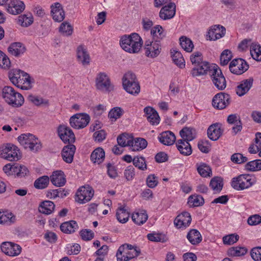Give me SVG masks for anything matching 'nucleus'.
Instances as JSON below:
<instances>
[{
    "label": "nucleus",
    "mask_w": 261,
    "mask_h": 261,
    "mask_svg": "<svg viewBox=\"0 0 261 261\" xmlns=\"http://www.w3.org/2000/svg\"><path fill=\"white\" fill-rule=\"evenodd\" d=\"M143 44L141 37L137 33L125 35L121 37L120 45L126 52L132 54L138 53Z\"/></svg>",
    "instance_id": "nucleus-1"
},
{
    "label": "nucleus",
    "mask_w": 261,
    "mask_h": 261,
    "mask_svg": "<svg viewBox=\"0 0 261 261\" xmlns=\"http://www.w3.org/2000/svg\"><path fill=\"white\" fill-rule=\"evenodd\" d=\"M2 96L7 103L14 108L21 107L24 102L23 96L10 86H5L3 88Z\"/></svg>",
    "instance_id": "nucleus-2"
},
{
    "label": "nucleus",
    "mask_w": 261,
    "mask_h": 261,
    "mask_svg": "<svg viewBox=\"0 0 261 261\" xmlns=\"http://www.w3.org/2000/svg\"><path fill=\"white\" fill-rule=\"evenodd\" d=\"M123 89L129 94L137 95L140 92V86L136 75L132 72H127L123 76Z\"/></svg>",
    "instance_id": "nucleus-3"
},
{
    "label": "nucleus",
    "mask_w": 261,
    "mask_h": 261,
    "mask_svg": "<svg viewBox=\"0 0 261 261\" xmlns=\"http://www.w3.org/2000/svg\"><path fill=\"white\" fill-rule=\"evenodd\" d=\"M18 141L24 148L34 152L38 151L42 147L40 141L31 134H21L18 137Z\"/></svg>",
    "instance_id": "nucleus-4"
},
{
    "label": "nucleus",
    "mask_w": 261,
    "mask_h": 261,
    "mask_svg": "<svg viewBox=\"0 0 261 261\" xmlns=\"http://www.w3.org/2000/svg\"><path fill=\"white\" fill-rule=\"evenodd\" d=\"M0 156L9 161H17L20 159L18 147L11 144H7L0 147Z\"/></svg>",
    "instance_id": "nucleus-5"
},
{
    "label": "nucleus",
    "mask_w": 261,
    "mask_h": 261,
    "mask_svg": "<svg viewBox=\"0 0 261 261\" xmlns=\"http://www.w3.org/2000/svg\"><path fill=\"white\" fill-rule=\"evenodd\" d=\"M214 68L211 70V75L212 82L215 86L219 90H223L226 87V81L221 70L216 65H214Z\"/></svg>",
    "instance_id": "nucleus-6"
},
{
    "label": "nucleus",
    "mask_w": 261,
    "mask_h": 261,
    "mask_svg": "<svg viewBox=\"0 0 261 261\" xmlns=\"http://www.w3.org/2000/svg\"><path fill=\"white\" fill-rule=\"evenodd\" d=\"M94 193L93 188L89 185L82 186L76 192L75 201L80 204L86 203L91 200Z\"/></svg>",
    "instance_id": "nucleus-7"
},
{
    "label": "nucleus",
    "mask_w": 261,
    "mask_h": 261,
    "mask_svg": "<svg viewBox=\"0 0 261 261\" xmlns=\"http://www.w3.org/2000/svg\"><path fill=\"white\" fill-rule=\"evenodd\" d=\"M95 86L97 89L101 91L110 92L113 89L110 79L105 72H99L95 79Z\"/></svg>",
    "instance_id": "nucleus-8"
},
{
    "label": "nucleus",
    "mask_w": 261,
    "mask_h": 261,
    "mask_svg": "<svg viewBox=\"0 0 261 261\" xmlns=\"http://www.w3.org/2000/svg\"><path fill=\"white\" fill-rule=\"evenodd\" d=\"M90 116L86 113H78L71 116L69 119L71 126L75 129L85 127L89 123Z\"/></svg>",
    "instance_id": "nucleus-9"
},
{
    "label": "nucleus",
    "mask_w": 261,
    "mask_h": 261,
    "mask_svg": "<svg viewBox=\"0 0 261 261\" xmlns=\"http://www.w3.org/2000/svg\"><path fill=\"white\" fill-rule=\"evenodd\" d=\"M145 55L147 57L154 58L158 57L162 49L160 42L154 40H147L145 43Z\"/></svg>",
    "instance_id": "nucleus-10"
},
{
    "label": "nucleus",
    "mask_w": 261,
    "mask_h": 261,
    "mask_svg": "<svg viewBox=\"0 0 261 261\" xmlns=\"http://www.w3.org/2000/svg\"><path fill=\"white\" fill-rule=\"evenodd\" d=\"M249 65L244 60L239 58L233 60L229 64V70L231 73L240 75L246 72Z\"/></svg>",
    "instance_id": "nucleus-11"
},
{
    "label": "nucleus",
    "mask_w": 261,
    "mask_h": 261,
    "mask_svg": "<svg viewBox=\"0 0 261 261\" xmlns=\"http://www.w3.org/2000/svg\"><path fill=\"white\" fill-rule=\"evenodd\" d=\"M230 96L225 93L217 94L213 98V106L219 110L225 108L230 103Z\"/></svg>",
    "instance_id": "nucleus-12"
},
{
    "label": "nucleus",
    "mask_w": 261,
    "mask_h": 261,
    "mask_svg": "<svg viewBox=\"0 0 261 261\" xmlns=\"http://www.w3.org/2000/svg\"><path fill=\"white\" fill-rule=\"evenodd\" d=\"M58 133L60 139L65 143L69 144L75 141L74 134L69 127L65 125H60L58 128Z\"/></svg>",
    "instance_id": "nucleus-13"
},
{
    "label": "nucleus",
    "mask_w": 261,
    "mask_h": 261,
    "mask_svg": "<svg viewBox=\"0 0 261 261\" xmlns=\"http://www.w3.org/2000/svg\"><path fill=\"white\" fill-rule=\"evenodd\" d=\"M1 248L3 252L10 256H18L21 252L20 246L10 242H3Z\"/></svg>",
    "instance_id": "nucleus-14"
},
{
    "label": "nucleus",
    "mask_w": 261,
    "mask_h": 261,
    "mask_svg": "<svg viewBox=\"0 0 261 261\" xmlns=\"http://www.w3.org/2000/svg\"><path fill=\"white\" fill-rule=\"evenodd\" d=\"M214 65H210V63L206 61L194 66V67L191 70V74L193 77L204 75L209 72L211 73V70L214 67Z\"/></svg>",
    "instance_id": "nucleus-15"
},
{
    "label": "nucleus",
    "mask_w": 261,
    "mask_h": 261,
    "mask_svg": "<svg viewBox=\"0 0 261 261\" xmlns=\"http://www.w3.org/2000/svg\"><path fill=\"white\" fill-rule=\"evenodd\" d=\"M176 6L174 3H169L163 6L159 12L160 18L164 20L172 18L175 15Z\"/></svg>",
    "instance_id": "nucleus-16"
},
{
    "label": "nucleus",
    "mask_w": 261,
    "mask_h": 261,
    "mask_svg": "<svg viewBox=\"0 0 261 261\" xmlns=\"http://www.w3.org/2000/svg\"><path fill=\"white\" fill-rule=\"evenodd\" d=\"M76 59L79 63L83 66L89 65L90 57L87 48L84 45H80L76 48Z\"/></svg>",
    "instance_id": "nucleus-17"
},
{
    "label": "nucleus",
    "mask_w": 261,
    "mask_h": 261,
    "mask_svg": "<svg viewBox=\"0 0 261 261\" xmlns=\"http://www.w3.org/2000/svg\"><path fill=\"white\" fill-rule=\"evenodd\" d=\"M225 28L220 25H215L208 30L206 37L211 41H215L223 37L225 34Z\"/></svg>",
    "instance_id": "nucleus-18"
},
{
    "label": "nucleus",
    "mask_w": 261,
    "mask_h": 261,
    "mask_svg": "<svg viewBox=\"0 0 261 261\" xmlns=\"http://www.w3.org/2000/svg\"><path fill=\"white\" fill-rule=\"evenodd\" d=\"M192 218L190 213L184 212L178 215L174 221V224L178 228H186L191 224Z\"/></svg>",
    "instance_id": "nucleus-19"
},
{
    "label": "nucleus",
    "mask_w": 261,
    "mask_h": 261,
    "mask_svg": "<svg viewBox=\"0 0 261 261\" xmlns=\"http://www.w3.org/2000/svg\"><path fill=\"white\" fill-rule=\"evenodd\" d=\"M24 9V4L23 2L19 0H12L6 6L7 12L12 15L20 14Z\"/></svg>",
    "instance_id": "nucleus-20"
},
{
    "label": "nucleus",
    "mask_w": 261,
    "mask_h": 261,
    "mask_svg": "<svg viewBox=\"0 0 261 261\" xmlns=\"http://www.w3.org/2000/svg\"><path fill=\"white\" fill-rule=\"evenodd\" d=\"M253 82V79L252 77L240 82L236 89L237 94L239 96H242L246 94L252 87Z\"/></svg>",
    "instance_id": "nucleus-21"
},
{
    "label": "nucleus",
    "mask_w": 261,
    "mask_h": 261,
    "mask_svg": "<svg viewBox=\"0 0 261 261\" xmlns=\"http://www.w3.org/2000/svg\"><path fill=\"white\" fill-rule=\"evenodd\" d=\"M223 130L220 123L212 124L207 129V136L213 141L217 140L222 135Z\"/></svg>",
    "instance_id": "nucleus-22"
},
{
    "label": "nucleus",
    "mask_w": 261,
    "mask_h": 261,
    "mask_svg": "<svg viewBox=\"0 0 261 261\" xmlns=\"http://www.w3.org/2000/svg\"><path fill=\"white\" fill-rule=\"evenodd\" d=\"M51 13L53 19L57 22H61L65 18V12L62 5L56 3L51 6Z\"/></svg>",
    "instance_id": "nucleus-23"
},
{
    "label": "nucleus",
    "mask_w": 261,
    "mask_h": 261,
    "mask_svg": "<svg viewBox=\"0 0 261 261\" xmlns=\"http://www.w3.org/2000/svg\"><path fill=\"white\" fill-rule=\"evenodd\" d=\"M144 112L147 120L152 125L158 124L160 117L157 111L151 107H146L144 109Z\"/></svg>",
    "instance_id": "nucleus-24"
},
{
    "label": "nucleus",
    "mask_w": 261,
    "mask_h": 261,
    "mask_svg": "<svg viewBox=\"0 0 261 261\" xmlns=\"http://www.w3.org/2000/svg\"><path fill=\"white\" fill-rule=\"evenodd\" d=\"M75 146L71 144L64 146L62 151L63 160L67 163H71L73 161L75 151Z\"/></svg>",
    "instance_id": "nucleus-25"
},
{
    "label": "nucleus",
    "mask_w": 261,
    "mask_h": 261,
    "mask_svg": "<svg viewBox=\"0 0 261 261\" xmlns=\"http://www.w3.org/2000/svg\"><path fill=\"white\" fill-rule=\"evenodd\" d=\"M51 183L56 187H62L66 183V178L63 171L61 170L53 172L50 176Z\"/></svg>",
    "instance_id": "nucleus-26"
},
{
    "label": "nucleus",
    "mask_w": 261,
    "mask_h": 261,
    "mask_svg": "<svg viewBox=\"0 0 261 261\" xmlns=\"http://www.w3.org/2000/svg\"><path fill=\"white\" fill-rule=\"evenodd\" d=\"M176 145L179 152L184 155H190L192 152L189 142L186 140H178L176 143Z\"/></svg>",
    "instance_id": "nucleus-27"
},
{
    "label": "nucleus",
    "mask_w": 261,
    "mask_h": 261,
    "mask_svg": "<svg viewBox=\"0 0 261 261\" xmlns=\"http://www.w3.org/2000/svg\"><path fill=\"white\" fill-rule=\"evenodd\" d=\"M22 70L20 69H14L9 73V78L12 84L18 88L22 85Z\"/></svg>",
    "instance_id": "nucleus-28"
},
{
    "label": "nucleus",
    "mask_w": 261,
    "mask_h": 261,
    "mask_svg": "<svg viewBox=\"0 0 261 261\" xmlns=\"http://www.w3.org/2000/svg\"><path fill=\"white\" fill-rule=\"evenodd\" d=\"M158 139L161 143L165 145H172L176 140L174 134L170 131L163 132L159 135Z\"/></svg>",
    "instance_id": "nucleus-29"
},
{
    "label": "nucleus",
    "mask_w": 261,
    "mask_h": 261,
    "mask_svg": "<svg viewBox=\"0 0 261 261\" xmlns=\"http://www.w3.org/2000/svg\"><path fill=\"white\" fill-rule=\"evenodd\" d=\"M8 49L12 55L15 57H18L25 51V46L20 42L12 43Z\"/></svg>",
    "instance_id": "nucleus-30"
},
{
    "label": "nucleus",
    "mask_w": 261,
    "mask_h": 261,
    "mask_svg": "<svg viewBox=\"0 0 261 261\" xmlns=\"http://www.w3.org/2000/svg\"><path fill=\"white\" fill-rule=\"evenodd\" d=\"M147 141L141 138H137L132 139L130 144V149L134 151L142 150L146 147Z\"/></svg>",
    "instance_id": "nucleus-31"
},
{
    "label": "nucleus",
    "mask_w": 261,
    "mask_h": 261,
    "mask_svg": "<svg viewBox=\"0 0 261 261\" xmlns=\"http://www.w3.org/2000/svg\"><path fill=\"white\" fill-rule=\"evenodd\" d=\"M105 152L100 147L96 148L91 154V160L94 163L100 164L104 161Z\"/></svg>",
    "instance_id": "nucleus-32"
},
{
    "label": "nucleus",
    "mask_w": 261,
    "mask_h": 261,
    "mask_svg": "<svg viewBox=\"0 0 261 261\" xmlns=\"http://www.w3.org/2000/svg\"><path fill=\"white\" fill-rule=\"evenodd\" d=\"M78 225L76 221L71 220L63 223L60 226L61 230L66 233H71L77 229Z\"/></svg>",
    "instance_id": "nucleus-33"
},
{
    "label": "nucleus",
    "mask_w": 261,
    "mask_h": 261,
    "mask_svg": "<svg viewBox=\"0 0 261 261\" xmlns=\"http://www.w3.org/2000/svg\"><path fill=\"white\" fill-rule=\"evenodd\" d=\"M55 205L51 201L46 200L42 202L39 207L40 213L46 215L51 214L55 210Z\"/></svg>",
    "instance_id": "nucleus-34"
},
{
    "label": "nucleus",
    "mask_w": 261,
    "mask_h": 261,
    "mask_svg": "<svg viewBox=\"0 0 261 261\" xmlns=\"http://www.w3.org/2000/svg\"><path fill=\"white\" fill-rule=\"evenodd\" d=\"M181 140L191 141L195 138V130L191 127H185L179 132Z\"/></svg>",
    "instance_id": "nucleus-35"
},
{
    "label": "nucleus",
    "mask_w": 261,
    "mask_h": 261,
    "mask_svg": "<svg viewBox=\"0 0 261 261\" xmlns=\"http://www.w3.org/2000/svg\"><path fill=\"white\" fill-rule=\"evenodd\" d=\"M256 182L254 176L250 174H242V190L248 189Z\"/></svg>",
    "instance_id": "nucleus-36"
},
{
    "label": "nucleus",
    "mask_w": 261,
    "mask_h": 261,
    "mask_svg": "<svg viewBox=\"0 0 261 261\" xmlns=\"http://www.w3.org/2000/svg\"><path fill=\"white\" fill-rule=\"evenodd\" d=\"M187 238L192 245H197L202 241L200 233L197 229H191L187 234Z\"/></svg>",
    "instance_id": "nucleus-37"
},
{
    "label": "nucleus",
    "mask_w": 261,
    "mask_h": 261,
    "mask_svg": "<svg viewBox=\"0 0 261 261\" xmlns=\"http://www.w3.org/2000/svg\"><path fill=\"white\" fill-rule=\"evenodd\" d=\"M150 34L153 40L160 42L165 37L164 29L160 25H156L151 29Z\"/></svg>",
    "instance_id": "nucleus-38"
},
{
    "label": "nucleus",
    "mask_w": 261,
    "mask_h": 261,
    "mask_svg": "<svg viewBox=\"0 0 261 261\" xmlns=\"http://www.w3.org/2000/svg\"><path fill=\"white\" fill-rule=\"evenodd\" d=\"M15 221V216L12 213L7 212H0V224L9 225Z\"/></svg>",
    "instance_id": "nucleus-39"
},
{
    "label": "nucleus",
    "mask_w": 261,
    "mask_h": 261,
    "mask_svg": "<svg viewBox=\"0 0 261 261\" xmlns=\"http://www.w3.org/2000/svg\"><path fill=\"white\" fill-rule=\"evenodd\" d=\"M171 53L173 62L180 68H185V61L181 53L175 50H173Z\"/></svg>",
    "instance_id": "nucleus-40"
},
{
    "label": "nucleus",
    "mask_w": 261,
    "mask_h": 261,
    "mask_svg": "<svg viewBox=\"0 0 261 261\" xmlns=\"http://www.w3.org/2000/svg\"><path fill=\"white\" fill-rule=\"evenodd\" d=\"M223 186V179L220 177H214L210 181V187L215 193H219L222 190Z\"/></svg>",
    "instance_id": "nucleus-41"
},
{
    "label": "nucleus",
    "mask_w": 261,
    "mask_h": 261,
    "mask_svg": "<svg viewBox=\"0 0 261 261\" xmlns=\"http://www.w3.org/2000/svg\"><path fill=\"white\" fill-rule=\"evenodd\" d=\"M127 248V253L126 258L128 259V261L134 258L137 257L140 254V249L136 246H133L129 244H125Z\"/></svg>",
    "instance_id": "nucleus-42"
},
{
    "label": "nucleus",
    "mask_w": 261,
    "mask_h": 261,
    "mask_svg": "<svg viewBox=\"0 0 261 261\" xmlns=\"http://www.w3.org/2000/svg\"><path fill=\"white\" fill-rule=\"evenodd\" d=\"M132 218L137 224L141 225L144 223L148 219V216L145 211L137 212L133 214Z\"/></svg>",
    "instance_id": "nucleus-43"
},
{
    "label": "nucleus",
    "mask_w": 261,
    "mask_h": 261,
    "mask_svg": "<svg viewBox=\"0 0 261 261\" xmlns=\"http://www.w3.org/2000/svg\"><path fill=\"white\" fill-rule=\"evenodd\" d=\"M49 182L48 176L44 175L36 179L34 183V186L37 189H43L47 187Z\"/></svg>",
    "instance_id": "nucleus-44"
},
{
    "label": "nucleus",
    "mask_w": 261,
    "mask_h": 261,
    "mask_svg": "<svg viewBox=\"0 0 261 261\" xmlns=\"http://www.w3.org/2000/svg\"><path fill=\"white\" fill-rule=\"evenodd\" d=\"M204 202L203 198L200 195H191L188 198V203L190 207L202 205Z\"/></svg>",
    "instance_id": "nucleus-45"
},
{
    "label": "nucleus",
    "mask_w": 261,
    "mask_h": 261,
    "mask_svg": "<svg viewBox=\"0 0 261 261\" xmlns=\"http://www.w3.org/2000/svg\"><path fill=\"white\" fill-rule=\"evenodd\" d=\"M179 41L180 46L185 51L191 53L193 50L194 45L191 39L186 36H181Z\"/></svg>",
    "instance_id": "nucleus-46"
},
{
    "label": "nucleus",
    "mask_w": 261,
    "mask_h": 261,
    "mask_svg": "<svg viewBox=\"0 0 261 261\" xmlns=\"http://www.w3.org/2000/svg\"><path fill=\"white\" fill-rule=\"evenodd\" d=\"M250 54L253 59L257 61H261V46L252 43L250 46Z\"/></svg>",
    "instance_id": "nucleus-47"
},
{
    "label": "nucleus",
    "mask_w": 261,
    "mask_h": 261,
    "mask_svg": "<svg viewBox=\"0 0 261 261\" xmlns=\"http://www.w3.org/2000/svg\"><path fill=\"white\" fill-rule=\"evenodd\" d=\"M248 171L254 172L261 170V160L257 159L248 162L245 166Z\"/></svg>",
    "instance_id": "nucleus-48"
},
{
    "label": "nucleus",
    "mask_w": 261,
    "mask_h": 261,
    "mask_svg": "<svg viewBox=\"0 0 261 261\" xmlns=\"http://www.w3.org/2000/svg\"><path fill=\"white\" fill-rule=\"evenodd\" d=\"M247 250L245 247H232L227 251L228 255L230 256H240L246 253Z\"/></svg>",
    "instance_id": "nucleus-49"
},
{
    "label": "nucleus",
    "mask_w": 261,
    "mask_h": 261,
    "mask_svg": "<svg viewBox=\"0 0 261 261\" xmlns=\"http://www.w3.org/2000/svg\"><path fill=\"white\" fill-rule=\"evenodd\" d=\"M18 22L22 27H28L33 22V17L31 13L21 15L18 17Z\"/></svg>",
    "instance_id": "nucleus-50"
},
{
    "label": "nucleus",
    "mask_w": 261,
    "mask_h": 261,
    "mask_svg": "<svg viewBox=\"0 0 261 261\" xmlns=\"http://www.w3.org/2000/svg\"><path fill=\"white\" fill-rule=\"evenodd\" d=\"M116 217L119 222L126 223L129 218V213L124 207L119 208L116 212Z\"/></svg>",
    "instance_id": "nucleus-51"
},
{
    "label": "nucleus",
    "mask_w": 261,
    "mask_h": 261,
    "mask_svg": "<svg viewBox=\"0 0 261 261\" xmlns=\"http://www.w3.org/2000/svg\"><path fill=\"white\" fill-rule=\"evenodd\" d=\"M199 174L203 177H210L212 175L211 168L206 164L203 163L197 167Z\"/></svg>",
    "instance_id": "nucleus-52"
},
{
    "label": "nucleus",
    "mask_w": 261,
    "mask_h": 261,
    "mask_svg": "<svg viewBox=\"0 0 261 261\" xmlns=\"http://www.w3.org/2000/svg\"><path fill=\"white\" fill-rule=\"evenodd\" d=\"M133 165L139 169L144 171L147 169L145 159L143 156H135L133 160Z\"/></svg>",
    "instance_id": "nucleus-53"
},
{
    "label": "nucleus",
    "mask_w": 261,
    "mask_h": 261,
    "mask_svg": "<svg viewBox=\"0 0 261 261\" xmlns=\"http://www.w3.org/2000/svg\"><path fill=\"white\" fill-rule=\"evenodd\" d=\"M59 32L64 36H70L73 32L72 27L68 22H63L60 25Z\"/></svg>",
    "instance_id": "nucleus-54"
},
{
    "label": "nucleus",
    "mask_w": 261,
    "mask_h": 261,
    "mask_svg": "<svg viewBox=\"0 0 261 261\" xmlns=\"http://www.w3.org/2000/svg\"><path fill=\"white\" fill-rule=\"evenodd\" d=\"M127 253V248L126 247V244H124L121 245L117 252L116 257L117 261H128V259L126 258Z\"/></svg>",
    "instance_id": "nucleus-55"
},
{
    "label": "nucleus",
    "mask_w": 261,
    "mask_h": 261,
    "mask_svg": "<svg viewBox=\"0 0 261 261\" xmlns=\"http://www.w3.org/2000/svg\"><path fill=\"white\" fill-rule=\"evenodd\" d=\"M14 174L19 177H23L29 174V171L28 168L24 165L16 164L15 166Z\"/></svg>",
    "instance_id": "nucleus-56"
},
{
    "label": "nucleus",
    "mask_w": 261,
    "mask_h": 261,
    "mask_svg": "<svg viewBox=\"0 0 261 261\" xmlns=\"http://www.w3.org/2000/svg\"><path fill=\"white\" fill-rule=\"evenodd\" d=\"M66 196V192H65V190L62 189L51 190L48 191L47 194V196L50 199H55L58 197L64 198Z\"/></svg>",
    "instance_id": "nucleus-57"
},
{
    "label": "nucleus",
    "mask_w": 261,
    "mask_h": 261,
    "mask_svg": "<svg viewBox=\"0 0 261 261\" xmlns=\"http://www.w3.org/2000/svg\"><path fill=\"white\" fill-rule=\"evenodd\" d=\"M232 57L231 52L229 49L223 51L220 56V64L221 65H226Z\"/></svg>",
    "instance_id": "nucleus-58"
},
{
    "label": "nucleus",
    "mask_w": 261,
    "mask_h": 261,
    "mask_svg": "<svg viewBox=\"0 0 261 261\" xmlns=\"http://www.w3.org/2000/svg\"><path fill=\"white\" fill-rule=\"evenodd\" d=\"M22 85L20 88L23 90H28L31 88L32 86L31 77L27 73L22 71Z\"/></svg>",
    "instance_id": "nucleus-59"
},
{
    "label": "nucleus",
    "mask_w": 261,
    "mask_h": 261,
    "mask_svg": "<svg viewBox=\"0 0 261 261\" xmlns=\"http://www.w3.org/2000/svg\"><path fill=\"white\" fill-rule=\"evenodd\" d=\"M132 138H129L127 135L122 134L117 138L118 144L121 147L130 146Z\"/></svg>",
    "instance_id": "nucleus-60"
},
{
    "label": "nucleus",
    "mask_w": 261,
    "mask_h": 261,
    "mask_svg": "<svg viewBox=\"0 0 261 261\" xmlns=\"http://www.w3.org/2000/svg\"><path fill=\"white\" fill-rule=\"evenodd\" d=\"M230 160L234 163L241 164L247 162L248 158L242 153H235L231 156Z\"/></svg>",
    "instance_id": "nucleus-61"
},
{
    "label": "nucleus",
    "mask_w": 261,
    "mask_h": 261,
    "mask_svg": "<svg viewBox=\"0 0 261 261\" xmlns=\"http://www.w3.org/2000/svg\"><path fill=\"white\" fill-rule=\"evenodd\" d=\"M239 239V236L236 233L226 235L223 238V243L225 245H232L236 243Z\"/></svg>",
    "instance_id": "nucleus-62"
},
{
    "label": "nucleus",
    "mask_w": 261,
    "mask_h": 261,
    "mask_svg": "<svg viewBox=\"0 0 261 261\" xmlns=\"http://www.w3.org/2000/svg\"><path fill=\"white\" fill-rule=\"evenodd\" d=\"M28 99L29 101L31 102L37 106H40L41 105H47L48 101L44 100L41 97L36 96L33 95H29Z\"/></svg>",
    "instance_id": "nucleus-63"
},
{
    "label": "nucleus",
    "mask_w": 261,
    "mask_h": 261,
    "mask_svg": "<svg viewBox=\"0 0 261 261\" xmlns=\"http://www.w3.org/2000/svg\"><path fill=\"white\" fill-rule=\"evenodd\" d=\"M251 256L255 261H261V247H257L252 249Z\"/></svg>",
    "instance_id": "nucleus-64"
}]
</instances>
